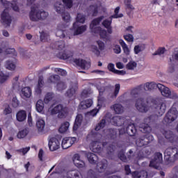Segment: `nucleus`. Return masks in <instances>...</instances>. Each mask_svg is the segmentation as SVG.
Masks as SVG:
<instances>
[{"label": "nucleus", "instance_id": "obj_1", "mask_svg": "<svg viewBox=\"0 0 178 178\" xmlns=\"http://www.w3.org/2000/svg\"><path fill=\"white\" fill-rule=\"evenodd\" d=\"M178 161V150L176 147H169L164 151V163L167 166H172Z\"/></svg>", "mask_w": 178, "mask_h": 178}, {"label": "nucleus", "instance_id": "obj_2", "mask_svg": "<svg viewBox=\"0 0 178 178\" xmlns=\"http://www.w3.org/2000/svg\"><path fill=\"white\" fill-rule=\"evenodd\" d=\"M48 16H49L48 12L44 10H38L35 8H32L29 13V18L31 22L46 20Z\"/></svg>", "mask_w": 178, "mask_h": 178}, {"label": "nucleus", "instance_id": "obj_3", "mask_svg": "<svg viewBox=\"0 0 178 178\" xmlns=\"http://www.w3.org/2000/svg\"><path fill=\"white\" fill-rule=\"evenodd\" d=\"M135 106L141 113H147V111H149V106H148V102L143 97L138 98L136 101Z\"/></svg>", "mask_w": 178, "mask_h": 178}, {"label": "nucleus", "instance_id": "obj_4", "mask_svg": "<svg viewBox=\"0 0 178 178\" xmlns=\"http://www.w3.org/2000/svg\"><path fill=\"white\" fill-rule=\"evenodd\" d=\"M163 163V157L162 153L156 152L154 154V157L149 163V166L153 168L154 169H159V165Z\"/></svg>", "mask_w": 178, "mask_h": 178}, {"label": "nucleus", "instance_id": "obj_5", "mask_svg": "<svg viewBox=\"0 0 178 178\" xmlns=\"http://www.w3.org/2000/svg\"><path fill=\"white\" fill-rule=\"evenodd\" d=\"M51 115H57L58 113V118L63 119L66 116V113H67V108L63 107L61 104H58L51 110Z\"/></svg>", "mask_w": 178, "mask_h": 178}, {"label": "nucleus", "instance_id": "obj_6", "mask_svg": "<svg viewBox=\"0 0 178 178\" xmlns=\"http://www.w3.org/2000/svg\"><path fill=\"white\" fill-rule=\"evenodd\" d=\"M178 112L177 110L175 108H170L168 112L166 113V115L164 118L165 123H172L177 119Z\"/></svg>", "mask_w": 178, "mask_h": 178}, {"label": "nucleus", "instance_id": "obj_7", "mask_svg": "<svg viewBox=\"0 0 178 178\" xmlns=\"http://www.w3.org/2000/svg\"><path fill=\"white\" fill-rule=\"evenodd\" d=\"M151 141H154V136H152V135H145L137 139L136 144L137 147H145V145H148Z\"/></svg>", "mask_w": 178, "mask_h": 178}, {"label": "nucleus", "instance_id": "obj_8", "mask_svg": "<svg viewBox=\"0 0 178 178\" xmlns=\"http://www.w3.org/2000/svg\"><path fill=\"white\" fill-rule=\"evenodd\" d=\"M1 23L4 27H10V24L12 23V17L9 15V11L8 9L3 10L1 14Z\"/></svg>", "mask_w": 178, "mask_h": 178}, {"label": "nucleus", "instance_id": "obj_9", "mask_svg": "<svg viewBox=\"0 0 178 178\" xmlns=\"http://www.w3.org/2000/svg\"><path fill=\"white\" fill-rule=\"evenodd\" d=\"M108 168V161L106 159H102L97 163L95 170L98 173H104Z\"/></svg>", "mask_w": 178, "mask_h": 178}, {"label": "nucleus", "instance_id": "obj_10", "mask_svg": "<svg viewBox=\"0 0 178 178\" xmlns=\"http://www.w3.org/2000/svg\"><path fill=\"white\" fill-rule=\"evenodd\" d=\"M79 90L77 82L71 84V87L66 91L65 95L67 98H73Z\"/></svg>", "mask_w": 178, "mask_h": 178}, {"label": "nucleus", "instance_id": "obj_11", "mask_svg": "<svg viewBox=\"0 0 178 178\" xmlns=\"http://www.w3.org/2000/svg\"><path fill=\"white\" fill-rule=\"evenodd\" d=\"M49 147L50 151H56L60 147V139L58 140L56 138H50L49 141Z\"/></svg>", "mask_w": 178, "mask_h": 178}, {"label": "nucleus", "instance_id": "obj_12", "mask_svg": "<svg viewBox=\"0 0 178 178\" xmlns=\"http://www.w3.org/2000/svg\"><path fill=\"white\" fill-rule=\"evenodd\" d=\"M74 62L77 65V66H79V67L83 70H87L91 67V63H90V61H86L81 58L75 59L74 60Z\"/></svg>", "mask_w": 178, "mask_h": 178}, {"label": "nucleus", "instance_id": "obj_13", "mask_svg": "<svg viewBox=\"0 0 178 178\" xmlns=\"http://www.w3.org/2000/svg\"><path fill=\"white\" fill-rule=\"evenodd\" d=\"M143 88H144L145 91H154V90L159 88V83L156 84L155 82H147L143 85Z\"/></svg>", "mask_w": 178, "mask_h": 178}, {"label": "nucleus", "instance_id": "obj_14", "mask_svg": "<svg viewBox=\"0 0 178 178\" xmlns=\"http://www.w3.org/2000/svg\"><path fill=\"white\" fill-rule=\"evenodd\" d=\"M156 115L162 116L166 112V104L165 103H159L155 106Z\"/></svg>", "mask_w": 178, "mask_h": 178}, {"label": "nucleus", "instance_id": "obj_15", "mask_svg": "<svg viewBox=\"0 0 178 178\" xmlns=\"http://www.w3.org/2000/svg\"><path fill=\"white\" fill-rule=\"evenodd\" d=\"M161 133L163 136H164L166 140H168L170 143H175V136L173 134V132L170 130H165V129H162Z\"/></svg>", "mask_w": 178, "mask_h": 178}, {"label": "nucleus", "instance_id": "obj_16", "mask_svg": "<svg viewBox=\"0 0 178 178\" xmlns=\"http://www.w3.org/2000/svg\"><path fill=\"white\" fill-rule=\"evenodd\" d=\"M61 178H83V175L78 170H71L67 172V176H63Z\"/></svg>", "mask_w": 178, "mask_h": 178}, {"label": "nucleus", "instance_id": "obj_17", "mask_svg": "<svg viewBox=\"0 0 178 178\" xmlns=\"http://www.w3.org/2000/svg\"><path fill=\"white\" fill-rule=\"evenodd\" d=\"M159 90L161 92L163 97H166L167 98H168L170 96V93L172 92V91H170V89H169V88L161 83H159Z\"/></svg>", "mask_w": 178, "mask_h": 178}, {"label": "nucleus", "instance_id": "obj_18", "mask_svg": "<svg viewBox=\"0 0 178 178\" xmlns=\"http://www.w3.org/2000/svg\"><path fill=\"white\" fill-rule=\"evenodd\" d=\"M73 163L76 168H84L86 166V163L80 159V155L78 154L74 155Z\"/></svg>", "mask_w": 178, "mask_h": 178}, {"label": "nucleus", "instance_id": "obj_19", "mask_svg": "<svg viewBox=\"0 0 178 178\" xmlns=\"http://www.w3.org/2000/svg\"><path fill=\"white\" fill-rule=\"evenodd\" d=\"M111 109L114 111L117 115H122L124 112V107L120 104H115L111 106Z\"/></svg>", "mask_w": 178, "mask_h": 178}, {"label": "nucleus", "instance_id": "obj_20", "mask_svg": "<svg viewBox=\"0 0 178 178\" xmlns=\"http://www.w3.org/2000/svg\"><path fill=\"white\" fill-rule=\"evenodd\" d=\"M42 87H44V76H39L38 85L35 89L36 94L40 95L42 92Z\"/></svg>", "mask_w": 178, "mask_h": 178}, {"label": "nucleus", "instance_id": "obj_21", "mask_svg": "<svg viewBox=\"0 0 178 178\" xmlns=\"http://www.w3.org/2000/svg\"><path fill=\"white\" fill-rule=\"evenodd\" d=\"M113 122L116 126L120 127L124 124L126 122V118L122 116H115L113 118Z\"/></svg>", "mask_w": 178, "mask_h": 178}, {"label": "nucleus", "instance_id": "obj_22", "mask_svg": "<svg viewBox=\"0 0 178 178\" xmlns=\"http://www.w3.org/2000/svg\"><path fill=\"white\" fill-rule=\"evenodd\" d=\"M36 127L38 133L42 134L44 133V129L45 128V121L42 119H38L36 122Z\"/></svg>", "mask_w": 178, "mask_h": 178}, {"label": "nucleus", "instance_id": "obj_23", "mask_svg": "<svg viewBox=\"0 0 178 178\" xmlns=\"http://www.w3.org/2000/svg\"><path fill=\"white\" fill-rule=\"evenodd\" d=\"M132 177L134 178H148V173L145 170L134 171L132 172Z\"/></svg>", "mask_w": 178, "mask_h": 178}, {"label": "nucleus", "instance_id": "obj_24", "mask_svg": "<svg viewBox=\"0 0 178 178\" xmlns=\"http://www.w3.org/2000/svg\"><path fill=\"white\" fill-rule=\"evenodd\" d=\"M86 22V15L82 13H78L76 17V22L73 24V27H76L79 23L82 24Z\"/></svg>", "mask_w": 178, "mask_h": 178}, {"label": "nucleus", "instance_id": "obj_25", "mask_svg": "<svg viewBox=\"0 0 178 178\" xmlns=\"http://www.w3.org/2000/svg\"><path fill=\"white\" fill-rule=\"evenodd\" d=\"M92 105V99H89L81 102L79 106V109H87L88 108H90Z\"/></svg>", "mask_w": 178, "mask_h": 178}, {"label": "nucleus", "instance_id": "obj_26", "mask_svg": "<svg viewBox=\"0 0 178 178\" xmlns=\"http://www.w3.org/2000/svg\"><path fill=\"white\" fill-rule=\"evenodd\" d=\"M126 131L129 136H136L137 129H136L134 124H131L127 127Z\"/></svg>", "mask_w": 178, "mask_h": 178}, {"label": "nucleus", "instance_id": "obj_27", "mask_svg": "<svg viewBox=\"0 0 178 178\" xmlns=\"http://www.w3.org/2000/svg\"><path fill=\"white\" fill-rule=\"evenodd\" d=\"M1 3L3 5V6H9V5H11V7L13 8V10H15V12H17L19 10V6H17V2L13 1V3H10L8 1L5 0H1Z\"/></svg>", "mask_w": 178, "mask_h": 178}, {"label": "nucleus", "instance_id": "obj_28", "mask_svg": "<svg viewBox=\"0 0 178 178\" xmlns=\"http://www.w3.org/2000/svg\"><path fill=\"white\" fill-rule=\"evenodd\" d=\"M86 156L90 163H91L92 165H95V163H97V161H98V156H96L95 154L87 153Z\"/></svg>", "mask_w": 178, "mask_h": 178}, {"label": "nucleus", "instance_id": "obj_29", "mask_svg": "<svg viewBox=\"0 0 178 178\" xmlns=\"http://www.w3.org/2000/svg\"><path fill=\"white\" fill-rule=\"evenodd\" d=\"M74 35H79L80 34H83V33H84V31H86L87 30V26L86 25H82L81 26H74Z\"/></svg>", "mask_w": 178, "mask_h": 178}, {"label": "nucleus", "instance_id": "obj_30", "mask_svg": "<svg viewBox=\"0 0 178 178\" xmlns=\"http://www.w3.org/2000/svg\"><path fill=\"white\" fill-rule=\"evenodd\" d=\"M72 138H65L62 140V147L63 149H67V148H70L72 147Z\"/></svg>", "mask_w": 178, "mask_h": 178}, {"label": "nucleus", "instance_id": "obj_31", "mask_svg": "<svg viewBox=\"0 0 178 178\" xmlns=\"http://www.w3.org/2000/svg\"><path fill=\"white\" fill-rule=\"evenodd\" d=\"M104 19V16L97 17L95 19H93L91 22V24H90V29L91 30H94V31H95V29L97 28H95V26H98V24H99V23H101V22Z\"/></svg>", "mask_w": 178, "mask_h": 178}, {"label": "nucleus", "instance_id": "obj_32", "mask_svg": "<svg viewBox=\"0 0 178 178\" xmlns=\"http://www.w3.org/2000/svg\"><path fill=\"white\" fill-rule=\"evenodd\" d=\"M91 147L90 149H92L93 152H99L101 151V142L97 140V141H92L91 143Z\"/></svg>", "mask_w": 178, "mask_h": 178}, {"label": "nucleus", "instance_id": "obj_33", "mask_svg": "<svg viewBox=\"0 0 178 178\" xmlns=\"http://www.w3.org/2000/svg\"><path fill=\"white\" fill-rule=\"evenodd\" d=\"M65 6L62 3L58 1L54 4V9L57 13L62 15L65 12Z\"/></svg>", "mask_w": 178, "mask_h": 178}, {"label": "nucleus", "instance_id": "obj_34", "mask_svg": "<svg viewBox=\"0 0 178 178\" xmlns=\"http://www.w3.org/2000/svg\"><path fill=\"white\" fill-rule=\"evenodd\" d=\"M83 122V116L81 115H78L75 119V122L73 127V130L76 131L80 126H81V122Z\"/></svg>", "mask_w": 178, "mask_h": 178}, {"label": "nucleus", "instance_id": "obj_35", "mask_svg": "<svg viewBox=\"0 0 178 178\" xmlns=\"http://www.w3.org/2000/svg\"><path fill=\"white\" fill-rule=\"evenodd\" d=\"M88 15H92V16H97V15H98V6L97 5H92L90 6L88 8Z\"/></svg>", "mask_w": 178, "mask_h": 178}, {"label": "nucleus", "instance_id": "obj_36", "mask_svg": "<svg viewBox=\"0 0 178 178\" xmlns=\"http://www.w3.org/2000/svg\"><path fill=\"white\" fill-rule=\"evenodd\" d=\"M140 131L142 133H151V127L148 124L141 123L139 125Z\"/></svg>", "mask_w": 178, "mask_h": 178}, {"label": "nucleus", "instance_id": "obj_37", "mask_svg": "<svg viewBox=\"0 0 178 178\" xmlns=\"http://www.w3.org/2000/svg\"><path fill=\"white\" fill-rule=\"evenodd\" d=\"M21 95L23 98H30L31 97V89L29 87L22 88Z\"/></svg>", "mask_w": 178, "mask_h": 178}, {"label": "nucleus", "instance_id": "obj_38", "mask_svg": "<svg viewBox=\"0 0 178 178\" xmlns=\"http://www.w3.org/2000/svg\"><path fill=\"white\" fill-rule=\"evenodd\" d=\"M58 58L60 59H63L64 60H66V59H69V58H72L73 56V54L72 53H69V51H65L63 53H58L57 55Z\"/></svg>", "mask_w": 178, "mask_h": 178}, {"label": "nucleus", "instance_id": "obj_39", "mask_svg": "<svg viewBox=\"0 0 178 178\" xmlns=\"http://www.w3.org/2000/svg\"><path fill=\"white\" fill-rule=\"evenodd\" d=\"M27 118V114L24 111H20L17 113V120L18 122H24Z\"/></svg>", "mask_w": 178, "mask_h": 178}, {"label": "nucleus", "instance_id": "obj_40", "mask_svg": "<svg viewBox=\"0 0 178 178\" xmlns=\"http://www.w3.org/2000/svg\"><path fill=\"white\" fill-rule=\"evenodd\" d=\"M69 126H70V123H69V122H63L60 127L58 131L61 134L66 133V131L69 130Z\"/></svg>", "mask_w": 178, "mask_h": 178}, {"label": "nucleus", "instance_id": "obj_41", "mask_svg": "<svg viewBox=\"0 0 178 178\" xmlns=\"http://www.w3.org/2000/svg\"><path fill=\"white\" fill-rule=\"evenodd\" d=\"M119 43L120 44L121 47L123 49L124 53L125 55H130V49L127 47V44L123 41V40H120Z\"/></svg>", "mask_w": 178, "mask_h": 178}, {"label": "nucleus", "instance_id": "obj_42", "mask_svg": "<svg viewBox=\"0 0 178 178\" xmlns=\"http://www.w3.org/2000/svg\"><path fill=\"white\" fill-rule=\"evenodd\" d=\"M118 158L122 162H127V156H126L124 150L123 149L118 152Z\"/></svg>", "mask_w": 178, "mask_h": 178}, {"label": "nucleus", "instance_id": "obj_43", "mask_svg": "<svg viewBox=\"0 0 178 178\" xmlns=\"http://www.w3.org/2000/svg\"><path fill=\"white\" fill-rule=\"evenodd\" d=\"M141 88H143V85H140L137 88H134L131 92V95L134 98L137 97L138 95H140V92L141 91Z\"/></svg>", "mask_w": 178, "mask_h": 178}, {"label": "nucleus", "instance_id": "obj_44", "mask_svg": "<svg viewBox=\"0 0 178 178\" xmlns=\"http://www.w3.org/2000/svg\"><path fill=\"white\" fill-rule=\"evenodd\" d=\"M6 67L8 69V70H15V69H16V64H15L13 60H8L6 63Z\"/></svg>", "mask_w": 178, "mask_h": 178}, {"label": "nucleus", "instance_id": "obj_45", "mask_svg": "<svg viewBox=\"0 0 178 178\" xmlns=\"http://www.w3.org/2000/svg\"><path fill=\"white\" fill-rule=\"evenodd\" d=\"M95 33H99L101 38H106L107 33L105 30H102L101 27H96Z\"/></svg>", "mask_w": 178, "mask_h": 178}, {"label": "nucleus", "instance_id": "obj_46", "mask_svg": "<svg viewBox=\"0 0 178 178\" xmlns=\"http://www.w3.org/2000/svg\"><path fill=\"white\" fill-rule=\"evenodd\" d=\"M119 91H120V84L117 83L115 86V90L111 95V98H112V99H115L116 97H118V95L119 94Z\"/></svg>", "mask_w": 178, "mask_h": 178}, {"label": "nucleus", "instance_id": "obj_47", "mask_svg": "<svg viewBox=\"0 0 178 178\" xmlns=\"http://www.w3.org/2000/svg\"><path fill=\"white\" fill-rule=\"evenodd\" d=\"M55 97V95L53 92H48L44 99V104H49L50 101H52Z\"/></svg>", "mask_w": 178, "mask_h": 178}, {"label": "nucleus", "instance_id": "obj_48", "mask_svg": "<svg viewBox=\"0 0 178 178\" xmlns=\"http://www.w3.org/2000/svg\"><path fill=\"white\" fill-rule=\"evenodd\" d=\"M54 48L58 50L63 49L65 48V42L62 40L56 42L54 44Z\"/></svg>", "mask_w": 178, "mask_h": 178}, {"label": "nucleus", "instance_id": "obj_49", "mask_svg": "<svg viewBox=\"0 0 178 178\" xmlns=\"http://www.w3.org/2000/svg\"><path fill=\"white\" fill-rule=\"evenodd\" d=\"M144 49H145V44H142L136 45L134 47V52L137 55L140 54V52H143Z\"/></svg>", "mask_w": 178, "mask_h": 178}, {"label": "nucleus", "instance_id": "obj_50", "mask_svg": "<svg viewBox=\"0 0 178 178\" xmlns=\"http://www.w3.org/2000/svg\"><path fill=\"white\" fill-rule=\"evenodd\" d=\"M27 134H29V129L26 128V129L19 131L17 135V138H24V137H26V136H27Z\"/></svg>", "mask_w": 178, "mask_h": 178}, {"label": "nucleus", "instance_id": "obj_51", "mask_svg": "<svg viewBox=\"0 0 178 178\" xmlns=\"http://www.w3.org/2000/svg\"><path fill=\"white\" fill-rule=\"evenodd\" d=\"M137 67V63L136 61L131 60L126 65V69L128 70H134Z\"/></svg>", "mask_w": 178, "mask_h": 178}, {"label": "nucleus", "instance_id": "obj_52", "mask_svg": "<svg viewBox=\"0 0 178 178\" xmlns=\"http://www.w3.org/2000/svg\"><path fill=\"white\" fill-rule=\"evenodd\" d=\"M36 110L38 112H42V110L44 109V102L41 99L38 100L36 103Z\"/></svg>", "mask_w": 178, "mask_h": 178}, {"label": "nucleus", "instance_id": "obj_53", "mask_svg": "<svg viewBox=\"0 0 178 178\" xmlns=\"http://www.w3.org/2000/svg\"><path fill=\"white\" fill-rule=\"evenodd\" d=\"M106 124V121L105 120V119L101 120L99 123H98L95 127L96 131L101 130V129H104L105 127Z\"/></svg>", "mask_w": 178, "mask_h": 178}, {"label": "nucleus", "instance_id": "obj_54", "mask_svg": "<svg viewBox=\"0 0 178 178\" xmlns=\"http://www.w3.org/2000/svg\"><path fill=\"white\" fill-rule=\"evenodd\" d=\"M9 79V74H5L3 72H0V83L2 84Z\"/></svg>", "mask_w": 178, "mask_h": 178}, {"label": "nucleus", "instance_id": "obj_55", "mask_svg": "<svg viewBox=\"0 0 178 178\" xmlns=\"http://www.w3.org/2000/svg\"><path fill=\"white\" fill-rule=\"evenodd\" d=\"M67 88V86L66 83H65V82L60 81L57 83V90L58 91H63V90H66Z\"/></svg>", "mask_w": 178, "mask_h": 178}, {"label": "nucleus", "instance_id": "obj_56", "mask_svg": "<svg viewBox=\"0 0 178 178\" xmlns=\"http://www.w3.org/2000/svg\"><path fill=\"white\" fill-rule=\"evenodd\" d=\"M56 35L59 38H65L66 37V31L58 29L56 32Z\"/></svg>", "mask_w": 178, "mask_h": 178}, {"label": "nucleus", "instance_id": "obj_57", "mask_svg": "<svg viewBox=\"0 0 178 178\" xmlns=\"http://www.w3.org/2000/svg\"><path fill=\"white\" fill-rule=\"evenodd\" d=\"M65 8L70 9L73 6V0H63Z\"/></svg>", "mask_w": 178, "mask_h": 178}, {"label": "nucleus", "instance_id": "obj_58", "mask_svg": "<svg viewBox=\"0 0 178 178\" xmlns=\"http://www.w3.org/2000/svg\"><path fill=\"white\" fill-rule=\"evenodd\" d=\"M61 16L64 22H70V14H69V13L64 11L61 14Z\"/></svg>", "mask_w": 178, "mask_h": 178}, {"label": "nucleus", "instance_id": "obj_59", "mask_svg": "<svg viewBox=\"0 0 178 178\" xmlns=\"http://www.w3.org/2000/svg\"><path fill=\"white\" fill-rule=\"evenodd\" d=\"M134 156H136V154L133 149H129V152L127 153V162H129V161H131Z\"/></svg>", "mask_w": 178, "mask_h": 178}, {"label": "nucleus", "instance_id": "obj_60", "mask_svg": "<svg viewBox=\"0 0 178 178\" xmlns=\"http://www.w3.org/2000/svg\"><path fill=\"white\" fill-rule=\"evenodd\" d=\"M59 80V76L58 75H51L48 79L47 82L48 83H56Z\"/></svg>", "mask_w": 178, "mask_h": 178}, {"label": "nucleus", "instance_id": "obj_61", "mask_svg": "<svg viewBox=\"0 0 178 178\" xmlns=\"http://www.w3.org/2000/svg\"><path fill=\"white\" fill-rule=\"evenodd\" d=\"M168 98H171L172 99H175L177 102H175V105L178 106V95L175 92H171Z\"/></svg>", "mask_w": 178, "mask_h": 178}, {"label": "nucleus", "instance_id": "obj_62", "mask_svg": "<svg viewBox=\"0 0 178 178\" xmlns=\"http://www.w3.org/2000/svg\"><path fill=\"white\" fill-rule=\"evenodd\" d=\"M124 3L127 6V9H129V10H134V6L131 5V0H125Z\"/></svg>", "mask_w": 178, "mask_h": 178}, {"label": "nucleus", "instance_id": "obj_63", "mask_svg": "<svg viewBox=\"0 0 178 178\" xmlns=\"http://www.w3.org/2000/svg\"><path fill=\"white\" fill-rule=\"evenodd\" d=\"M166 49H165V47H160L157 51H156L155 53L153 54L154 56L156 55H163L165 54V51Z\"/></svg>", "mask_w": 178, "mask_h": 178}, {"label": "nucleus", "instance_id": "obj_64", "mask_svg": "<svg viewBox=\"0 0 178 178\" xmlns=\"http://www.w3.org/2000/svg\"><path fill=\"white\" fill-rule=\"evenodd\" d=\"M88 177L90 178H95L97 177V174L95 173V171L93 170L90 169L88 171Z\"/></svg>", "mask_w": 178, "mask_h": 178}]
</instances>
